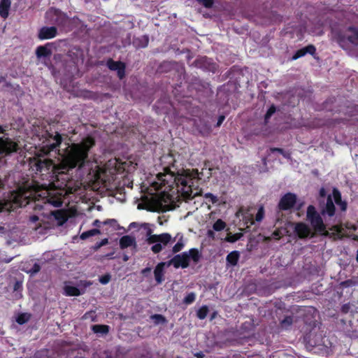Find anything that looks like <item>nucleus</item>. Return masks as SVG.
<instances>
[{"instance_id":"obj_39","label":"nucleus","mask_w":358,"mask_h":358,"mask_svg":"<svg viewBox=\"0 0 358 358\" xmlns=\"http://www.w3.org/2000/svg\"><path fill=\"white\" fill-rule=\"evenodd\" d=\"M41 268L40 266L38 264H34L33 267L28 271V273H30L31 275H34L36 273H38L40 271Z\"/></svg>"},{"instance_id":"obj_45","label":"nucleus","mask_w":358,"mask_h":358,"mask_svg":"<svg viewBox=\"0 0 358 358\" xmlns=\"http://www.w3.org/2000/svg\"><path fill=\"white\" fill-rule=\"evenodd\" d=\"M214 236H215V233L213 232V231H212V230H209V231H208V237H210V238H214Z\"/></svg>"},{"instance_id":"obj_12","label":"nucleus","mask_w":358,"mask_h":358,"mask_svg":"<svg viewBox=\"0 0 358 358\" xmlns=\"http://www.w3.org/2000/svg\"><path fill=\"white\" fill-rule=\"evenodd\" d=\"M57 29L55 27H42L38 33V38L41 40L50 39L57 36Z\"/></svg>"},{"instance_id":"obj_34","label":"nucleus","mask_w":358,"mask_h":358,"mask_svg":"<svg viewBox=\"0 0 358 358\" xmlns=\"http://www.w3.org/2000/svg\"><path fill=\"white\" fill-rule=\"evenodd\" d=\"M152 319L155 324L164 323L166 321L165 318L161 315H154L152 316Z\"/></svg>"},{"instance_id":"obj_33","label":"nucleus","mask_w":358,"mask_h":358,"mask_svg":"<svg viewBox=\"0 0 358 358\" xmlns=\"http://www.w3.org/2000/svg\"><path fill=\"white\" fill-rule=\"evenodd\" d=\"M276 110L275 107L272 105L268 110H267L266 115H265V121L267 122L268 120L275 113Z\"/></svg>"},{"instance_id":"obj_10","label":"nucleus","mask_w":358,"mask_h":358,"mask_svg":"<svg viewBox=\"0 0 358 358\" xmlns=\"http://www.w3.org/2000/svg\"><path fill=\"white\" fill-rule=\"evenodd\" d=\"M17 149V145L16 143L11 140L6 138L5 140L0 141V153L1 154H9L16 151Z\"/></svg>"},{"instance_id":"obj_56","label":"nucleus","mask_w":358,"mask_h":358,"mask_svg":"<svg viewBox=\"0 0 358 358\" xmlns=\"http://www.w3.org/2000/svg\"><path fill=\"white\" fill-rule=\"evenodd\" d=\"M357 38H358V34L357 33Z\"/></svg>"},{"instance_id":"obj_44","label":"nucleus","mask_w":358,"mask_h":358,"mask_svg":"<svg viewBox=\"0 0 358 358\" xmlns=\"http://www.w3.org/2000/svg\"><path fill=\"white\" fill-rule=\"evenodd\" d=\"M224 116H220L218 119V121H217V126L219 127L221 125V124L222 123V122L224 121Z\"/></svg>"},{"instance_id":"obj_4","label":"nucleus","mask_w":358,"mask_h":358,"mask_svg":"<svg viewBox=\"0 0 358 358\" xmlns=\"http://www.w3.org/2000/svg\"><path fill=\"white\" fill-rule=\"evenodd\" d=\"M40 196L44 200L45 205H52L55 207H59L62 204L60 196H52L48 190H43L41 193L32 189H27L24 187H20L17 190L11 192L8 201L13 203L15 207L25 206L29 203L30 200H35V206H40V200L37 198Z\"/></svg>"},{"instance_id":"obj_7","label":"nucleus","mask_w":358,"mask_h":358,"mask_svg":"<svg viewBox=\"0 0 358 358\" xmlns=\"http://www.w3.org/2000/svg\"><path fill=\"white\" fill-rule=\"evenodd\" d=\"M307 219L310 222L313 229L322 235H327L328 231L326 229V225L320 214L315 210L313 206H309L307 209Z\"/></svg>"},{"instance_id":"obj_16","label":"nucleus","mask_w":358,"mask_h":358,"mask_svg":"<svg viewBox=\"0 0 358 358\" xmlns=\"http://www.w3.org/2000/svg\"><path fill=\"white\" fill-rule=\"evenodd\" d=\"M51 217L56 222V224L61 226L67 220L66 215L62 210H55L52 212Z\"/></svg>"},{"instance_id":"obj_3","label":"nucleus","mask_w":358,"mask_h":358,"mask_svg":"<svg viewBox=\"0 0 358 358\" xmlns=\"http://www.w3.org/2000/svg\"><path fill=\"white\" fill-rule=\"evenodd\" d=\"M136 165L137 164L130 159L121 162L115 158L108 160L103 167H100L97 164L91 166L88 170V174L96 181L110 182L115 180L116 175H121L124 172L127 174L132 173Z\"/></svg>"},{"instance_id":"obj_21","label":"nucleus","mask_w":358,"mask_h":358,"mask_svg":"<svg viewBox=\"0 0 358 358\" xmlns=\"http://www.w3.org/2000/svg\"><path fill=\"white\" fill-rule=\"evenodd\" d=\"M334 212H335V206H334V202L332 201L331 196H329L327 201L326 206L322 210V213L323 214L326 213L329 216H333L334 215Z\"/></svg>"},{"instance_id":"obj_31","label":"nucleus","mask_w":358,"mask_h":358,"mask_svg":"<svg viewBox=\"0 0 358 358\" xmlns=\"http://www.w3.org/2000/svg\"><path fill=\"white\" fill-rule=\"evenodd\" d=\"M196 299V294L194 292L189 293L183 299V302L188 305L192 303Z\"/></svg>"},{"instance_id":"obj_46","label":"nucleus","mask_w":358,"mask_h":358,"mask_svg":"<svg viewBox=\"0 0 358 358\" xmlns=\"http://www.w3.org/2000/svg\"><path fill=\"white\" fill-rule=\"evenodd\" d=\"M320 194L322 197H324L326 194V192H325V190L324 188H322L320 190Z\"/></svg>"},{"instance_id":"obj_28","label":"nucleus","mask_w":358,"mask_h":358,"mask_svg":"<svg viewBox=\"0 0 358 358\" xmlns=\"http://www.w3.org/2000/svg\"><path fill=\"white\" fill-rule=\"evenodd\" d=\"M30 319V315L28 313H22L16 318V322L20 324H23L27 322Z\"/></svg>"},{"instance_id":"obj_8","label":"nucleus","mask_w":358,"mask_h":358,"mask_svg":"<svg viewBox=\"0 0 358 358\" xmlns=\"http://www.w3.org/2000/svg\"><path fill=\"white\" fill-rule=\"evenodd\" d=\"M61 142L62 136L58 133L55 136H50L49 138L47 140L46 144L42 147L40 152H43V155H47L59 146Z\"/></svg>"},{"instance_id":"obj_48","label":"nucleus","mask_w":358,"mask_h":358,"mask_svg":"<svg viewBox=\"0 0 358 358\" xmlns=\"http://www.w3.org/2000/svg\"><path fill=\"white\" fill-rule=\"evenodd\" d=\"M150 271H151V268H144V269L142 271V273L145 275V274H146L147 273L150 272Z\"/></svg>"},{"instance_id":"obj_55","label":"nucleus","mask_w":358,"mask_h":358,"mask_svg":"<svg viewBox=\"0 0 358 358\" xmlns=\"http://www.w3.org/2000/svg\"><path fill=\"white\" fill-rule=\"evenodd\" d=\"M5 207H0V211L2 210L3 208H4Z\"/></svg>"},{"instance_id":"obj_26","label":"nucleus","mask_w":358,"mask_h":358,"mask_svg":"<svg viewBox=\"0 0 358 358\" xmlns=\"http://www.w3.org/2000/svg\"><path fill=\"white\" fill-rule=\"evenodd\" d=\"M50 54V51L44 46H39L36 50V55L38 57H47Z\"/></svg>"},{"instance_id":"obj_5","label":"nucleus","mask_w":358,"mask_h":358,"mask_svg":"<svg viewBox=\"0 0 358 358\" xmlns=\"http://www.w3.org/2000/svg\"><path fill=\"white\" fill-rule=\"evenodd\" d=\"M201 255L197 249L192 248L188 252H184L180 255L173 257L167 262V266L173 265L176 268L179 267L187 268L192 259L194 263H197L200 259Z\"/></svg>"},{"instance_id":"obj_38","label":"nucleus","mask_w":358,"mask_h":358,"mask_svg":"<svg viewBox=\"0 0 358 358\" xmlns=\"http://www.w3.org/2000/svg\"><path fill=\"white\" fill-rule=\"evenodd\" d=\"M292 323V319L290 317H287L281 322V324L283 327H287Z\"/></svg>"},{"instance_id":"obj_19","label":"nucleus","mask_w":358,"mask_h":358,"mask_svg":"<svg viewBox=\"0 0 358 358\" xmlns=\"http://www.w3.org/2000/svg\"><path fill=\"white\" fill-rule=\"evenodd\" d=\"M139 231H141V233L145 236V241L148 244V238L153 236L154 234H152V229L151 227V225L148 223H143L140 225Z\"/></svg>"},{"instance_id":"obj_18","label":"nucleus","mask_w":358,"mask_h":358,"mask_svg":"<svg viewBox=\"0 0 358 358\" xmlns=\"http://www.w3.org/2000/svg\"><path fill=\"white\" fill-rule=\"evenodd\" d=\"M10 5V0H0V16L1 17L6 19L8 17Z\"/></svg>"},{"instance_id":"obj_15","label":"nucleus","mask_w":358,"mask_h":358,"mask_svg":"<svg viewBox=\"0 0 358 358\" xmlns=\"http://www.w3.org/2000/svg\"><path fill=\"white\" fill-rule=\"evenodd\" d=\"M120 246L122 249H124L129 247H134V248H136V238L129 235L123 236L120 239Z\"/></svg>"},{"instance_id":"obj_25","label":"nucleus","mask_w":358,"mask_h":358,"mask_svg":"<svg viewBox=\"0 0 358 358\" xmlns=\"http://www.w3.org/2000/svg\"><path fill=\"white\" fill-rule=\"evenodd\" d=\"M101 234V231H100L99 229H91V230H89V231L83 232L80 235V238L83 239V240H85V239L88 238L89 237L94 236H96V235H98V234Z\"/></svg>"},{"instance_id":"obj_51","label":"nucleus","mask_w":358,"mask_h":358,"mask_svg":"<svg viewBox=\"0 0 358 358\" xmlns=\"http://www.w3.org/2000/svg\"><path fill=\"white\" fill-rule=\"evenodd\" d=\"M137 224L136 222H132L131 224H130V227H134L136 226Z\"/></svg>"},{"instance_id":"obj_35","label":"nucleus","mask_w":358,"mask_h":358,"mask_svg":"<svg viewBox=\"0 0 358 358\" xmlns=\"http://www.w3.org/2000/svg\"><path fill=\"white\" fill-rule=\"evenodd\" d=\"M110 278H111V275L110 274H106L99 278V282L102 285H106L110 282Z\"/></svg>"},{"instance_id":"obj_40","label":"nucleus","mask_w":358,"mask_h":358,"mask_svg":"<svg viewBox=\"0 0 358 358\" xmlns=\"http://www.w3.org/2000/svg\"><path fill=\"white\" fill-rule=\"evenodd\" d=\"M201 3H202L206 7H210L213 5V0H198Z\"/></svg>"},{"instance_id":"obj_1","label":"nucleus","mask_w":358,"mask_h":358,"mask_svg":"<svg viewBox=\"0 0 358 358\" xmlns=\"http://www.w3.org/2000/svg\"><path fill=\"white\" fill-rule=\"evenodd\" d=\"M200 179L197 170H182L177 174L166 170L164 173L157 174L156 180L152 182L150 192L160 191L159 193L150 192L148 198L147 208L151 211H167L176 208L173 194L176 197L189 199L201 194V189L194 187L195 183Z\"/></svg>"},{"instance_id":"obj_14","label":"nucleus","mask_w":358,"mask_h":358,"mask_svg":"<svg viewBox=\"0 0 358 358\" xmlns=\"http://www.w3.org/2000/svg\"><path fill=\"white\" fill-rule=\"evenodd\" d=\"M295 231L300 238L308 237L311 234L310 227L302 222L296 224Z\"/></svg>"},{"instance_id":"obj_6","label":"nucleus","mask_w":358,"mask_h":358,"mask_svg":"<svg viewBox=\"0 0 358 358\" xmlns=\"http://www.w3.org/2000/svg\"><path fill=\"white\" fill-rule=\"evenodd\" d=\"M169 233L155 234L148 238V245H152L151 250L157 254L161 252L168 244L176 241Z\"/></svg>"},{"instance_id":"obj_47","label":"nucleus","mask_w":358,"mask_h":358,"mask_svg":"<svg viewBox=\"0 0 358 358\" xmlns=\"http://www.w3.org/2000/svg\"><path fill=\"white\" fill-rule=\"evenodd\" d=\"M38 220V217L37 216H31L30 217V220L32 222H36L37 220Z\"/></svg>"},{"instance_id":"obj_57","label":"nucleus","mask_w":358,"mask_h":358,"mask_svg":"<svg viewBox=\"0 0 358 358\" xmlns=\"http://www.w3.org/2000/svg\"><path fill=\"white\" fill-rule=\"evenodd\" d=\"M178 358H180V357H178Z\"/></svg>"},{"instance_id":"obj_13","label":"nucleus","mask_w":358,"mask_h":358,"mask_svg":"<svg viewBox=\"0 0 358 358\" xmlns=\"http://www.w3.org/2000/svg\"><path fill=\"white\" fill-rule=\"evenodd\" d=\"M108 66L110 70L117 71V76L120 79L124 77L125 66L123 63L110 60L108 62Z\"/></svg>"},{"instance_id":"obj_11","label":"nucleus","mask_w":358,"mask_h":358,"mask_svg":"<svg viewBox=\"0 0 358 358\" xmlns=\"http://www.w3.org/2000/svg\"><path fill=\"white\" fill-rule=\"evenodd\" d=\"M296 202V196L288 193L285 194L280 201L279 208L282 210H288L291 208Z\"/></svg>"},{"instance_id":"obj_52","label":"nucleus","mask_w":358,"mask_h":358,"mask_svg":"<svg viewBox=\"0 0 358 358\" xmlns=\"http://www.w3.org/2000/svg\"><path fill=\"white\" fill-rule=\"evenodd\" d=\"M242 213V210H239V211L237 213V215L238 216L239 214Z\"/></svg>"},{"instance_id":"obj_29","label":"nucleus","mask_w":358,"mask_h":358,"mask_svg":"<svg viewBox=\"0 0 358 358\" xmlns=\"http://www.w3.org/2000/svg\"><path fill=\"white\" fill-rule=\"evenodd\" d=\"M208 312V307L206 306H203L198 310L196 313L197 317L201 320H203L207 316Z\"/></svg>"},{"instance_id":"obj_9","label":"nucleus","mask_w":358,"mask_h":358,"mask_svg":"<svg viewBox=\"0 0 358 358\" xmlns=\"http://www.w3.org/2000/svg\"><path fill=\"white\" fill-rule=\"evenodd\" d=\"M90 285V282H85L83 287L78 288L70 284H65L64 287V294L66 296H80L84 294L85 288Z\"/></svg>"},{"instance_id":"obj_50","label":"nucleus","mask_w":358,"mask_h":358,"mask_svg":"<svg viewBox=\"0 0 358 358\" xmlns=\"http://www.w3.org/2000/svg\"><path fill=\"white\" fill-rule=\"evenodd\" d=\"M273 151H278V152H280V153H282V150L281 149H279V148H275V149H273Z\"/></svg>"},{"instance_id":"obj_41","label":"nucleus","mask_w":358,"mask_h":358,"mask_svg":"<svg viewBox=\"0 0 358 358\" xmlns=\"http://www.w3.org/2000/svg\"><path fill=\"white\" fill-rule=\"evenodd\" d=\"M304 50H306V53L313 54L315 51V48L313 45H308L306 48H304Z\"/></svg>"},{"instance_id":"obj_43","label":"nucleus","mask_w":358,"mask_h":358,"mask_svg":"<svg viewBox=\"0 0 358 358\" xmlns=\"http://www.w3.org/2000/svg\"><path fill=\"white\" fill-rule=\"evenodd\" d=\"M108 243V238L103 239L100 243L96 244V248H99L100 247L106 245Z\"/></svg>"},{"instance_id":"obj_17","label":"nucleus","mask_w":358,"mask_h":358,"mask_svg":"<svg viewBox=\"0 0 358 358\" xmlns=\"http://www.w3.org/2000/svg\"><path fill=\"white\" fill-rule=\"evenodd\" d=\"M167 265V263L165 262H161L159 263L154 271V275L155 280L158 284H160L164 280L163 276H164V268L165 265Z\"/></svg>"},{"instance_id":"obj_42","label":"nucleus","mask_w":358,"mask_h":358,"mask_svg":"<svg viewBox=\"0 0 358 358\" xmlns=\"http://www.w3.org/2000/svg\"><path fill=\"white\" fill-rule=\"evenodd\" d=\"M206 198H210L211 199L212 203H215L217 201V198L214 195L210 193H208L205 194Z\"/></svg>"},{"instance_id":"obj_49","label":"nucleus","mask_w":358,"mask_h":358,"mask_svg":"<svg viewBox=\"0 0 358 358\" xmlns=\"http://www.w3.org/2000/svg\"><path fill=\"white\" fill-rule=\"evenodd\" d=\"M143 40L145 41V44L143 45V47H145L147 45V44L148 43V39L147 37H143Z\"/></svg>"},{"instance_id":"obj_27","label":"nucleus","mask_w":358,"mask_h":358,"mask_svg":"<svg viewBox=\"0 0 358 358\" xmlns=\"http://www.w3.org/2000/svg\"><path fill=\"white\" fill-rule=\"evenodd\" d=\"M92 224L96 227H100L101 224H110L111 226L115 227L116 224V221L115 220H107L103 222H101L99 220H95Z\"/></svg>"},{"instance_id":"obj_24","label":"nucleus","mask_w":358,"mask_h":358,"mask_svg":"<svg viewBox=\"0 0 358 358\" xmlns=\"http://www.w3.org/2000/svg\"><path fill=\"white\" fill-rule=\"evenodd\" d=\"M93 331L96 334H106L109 331V327L107 325L96 324L92 327Z\"/></svg>"},{"instance_id":"obj_54","label":"nucleus","mask_w":358,"mask_h":358,"mask_svg":"<svg viewBox=\"0 0 358 358\" xmlns=\"http://www.w3.org/2000/svg\"><path fill=\"white\" fill-rule=\"evenodd\" d=\"M357 260L358 262V250H357Z\"/></svg>"},{"instance_id":"obj_22","label":"nucleus","mask_w":358,"mask_h":358,"mask_svg":"<svg viewBox=\"0 0 358 358\" xmlns=\"http://www.w3.org/2000/svg\"><path fill=\"white\" fill-rule=\"evenodd\" d=\"M176 237H177L176 241L177 240L178 241L172 248L173 253L180 252L185 247L183 236L182 234H178Z\"/></svg>"},{"instance_id":"obj_53","label":"nucleus","mask_w":358,"mask_h":358,"mask_svg":"<svg viewBox=\"0 0 358 358\" xmlns=\"http://www.w3.org/2000/svg\"><path fill=\"white\" fill-rule=\"evenodd\" d=\"M127 259H128V257H127V256H125V257H124V261H127Z\"/></svg>"},{"instance_id":"obj_30","label":"nucleus","mask_w":358,"mask_h":358,"mask_svg":"<svg viewBox=\"0 0 358 358\" xmlns=\"http://www.w3.org/2000/svg\"><path fill=\"white\" fill-rule=\"evenodd\" d=\"M226 227V224L224 221L219 219L213 224V229L217 231L223 230Z\"/></svg>"},{"instance_id":"obj_2","label":"nucleus","mask_w":358,"mask_h":358,"mask_svg":"<svg viewBox=\"0 0 358 358\" xmlns=\"http://www.w3.org/2000/svg\"><path fill=\"white\" fill-rule=\"evenodd\" d=\"M94 145V140L91 137H87L80 143H73L65 149L59 150L57 164L53 163L50 159H38L34 166L37 171L51 169L56 177L58 175L67 174L69 171L75 168L81 170L89 164L88 152Z\"/></svg>"},{"instance_id":"obj_20","label":"nucleus","mask_w":358,"mask_h":358,"mask_svg":"<svg viewBox=\"0 0 358 358\" xmlns=\"http://www.w3.org/2000/svg\"><path fill=\"white\" fill-rule=\"evenodd\" d=\"M332 196L335 203L340 207L341 210H345L347 208V204L345 202L341 200V196L340 192L334 189L333 190Z\"/></svg>"},{"instance_id":"obj_32","label":"nucleus","mask_w":358,"mask_h":358,"mask_svg":"<svg viewBox=\"0 0 358 358\" xmlns=\"http://www.w3.org/2000/svg\"><path fill=\"white\" fill-rule=\"evenodd\" d=\"M241 238L240 234H228L226 241L229 243H234Z\"/></svg>"},{"instance_id":"obj_37","label":"nucleus","mask_w":358,"mask_h":358,"mask_svg":"<svg viewBox=\"0 0 358 358\" xmlns=\"http://www.w3.org/2000/svg\"><path fill=\"white\" fill-rule=\"evenodd\" d=\"M306 54V50H304V48L301 49L295 53V55L293 56L292 59H297L298 58L304 56Z\"/></svg>"},{"instance_id":"obj_23","label":"nucleus","mask_w":358,"mask_h":358,"mask_svg":"<svg viewBox=\"0 0 358 358\" xmlns=\"http://www.w3.org/2000/svg\"><path fill=\"white\" fill-rule=\"evenodd\" d=\"M239 252L238 251H233L227 256V262L228 264L235 266L237 264L239 259Z\"/></svg>"},{"instance_id":"obj_36","label":"nucleus","mask_w":358,"mask_h":358,"mask_svg":"<svg viewBox=\"0 0 358 358\" xmlns=\"http://www.w3.org/2000/svg\"><path fill=\"white\" fill-rule=\"evenodd\" d=\"M264 208L260 207L258 210L257 215H256V217H255L256 220L257 222L262 221V220L264 217Z\"/></svg>"}]
</instances>
